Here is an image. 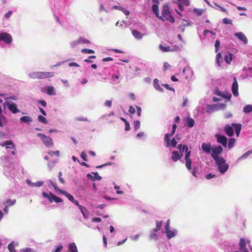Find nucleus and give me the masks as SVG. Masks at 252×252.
Instances as JSON below:
<instances>
[{
  "label": "nucleus",
  "mask_w": 252,
  "mask_h": 252,
  "mask_svg": "<svg viewBox=\"0 0 252 252\" xmlns=\"http://www.w3.org/2000/svg\"><path fill=\"white\" fill-rule=\"evenodd\" d=\"M178 151H174L172 153L171 159L176 162L181 160L182 156L184 155V159L185 161L186 167L189 171H190L191 168L192 161L190 158L191 151L189 150L188 147L185 145L179 144L177 146Z\"/></svg>",
  "instance_id": "obj_1"
},
{
  "label": "nucleus",
  "mask_w": 252,
  "mask_h": 252,
  "mask_svg": "<svg viewBox=\"0 0 252 252\" xmlns=\"http://www.w3.org/2000/svg\"><path fill=\"white\" fill-rule=\"evenodd\" d=\"M1 159L3 165L4 166V175L7 178L11 177L15 179L18 177V175L21 173L24 174L23 167L20 165H17L16 167L14 166L10 162L8 156L2 157Z\"/></svg>",
  "instance_id": "obj_2"
},
{
  "label": "nucleus",
  "mask_w": 252,
  "mask_h": 252,
  "mask_svg": "<svg viewBox=\"0 0 252 252\" xmlns=\"http://www.w3.org/2000/svg\"><path fill=\"white\" fill-rule=\"evenodd\" d=\"M158 18L163 21L166 20L172 23L175 22V19L169 12V7L167 4H165L162 6L161 16L159 15V17Z\"/></svg>",
  "instance_id": "obj_3"
},
{
  "label": "nucleus",
  "mask_w": 252,
  "mask_h": 252,
  "mask_svg": "<svg viewBox=\"0 0 252 252\" xmlns=\"http://www.w3.org/2000/svg\"><path fill=\"white\" fill-rule=\"evenodd\" d=\"M215 161L218 166L219 171L221 174H224L229 168V165L226 162L225 160L222 157H217Z\"/></svg>",
  "instance_id": "obj_4"
},
{
  "label": "nucleus",
  "mask_w": 252,
  "mask_h": 252,
  "mask_svg": "<svg viewBox=\"0 0 252 252\" xmlns=\"http://www.w3.org/2000/svg\"><path fill=\"white\" fill-rule=\"evenodd\" d=\"M37 135L41 139L43 144L47 148H51L54 146V143L52 138L46 135L38 133Z\"/></svg>",
  "instance_id": "obj_5"
},
{
  "label": "nucleus",
  "mask_w": 252,
  "mask_h": 252,
  "mask_svg": "<svg viewBox=\"0 0 252 252\" xmlns=\"http://www.w3.org/2000/svg\"><path fill=\"white\" fill-rule=\"evenodd\" d=\"M246 243L248 244L249 247L252 252V247L250 245V241L246 240L244 238H241L239 242V251H235V252H249L246 248Z\"/></svg>",
  "instance_id": "obj_6"
},
{
  "label": "nucleus",
  "mask_w": 252,
  "mask_h": 252,
  "mask_svg": "<svg viewBox=\"0 0 252 252\" xmlns=\"http://www.w3.org/2000/svg\"><path fill=\"white\" fill-rule=\"evenodd\" d=\"M42 195L44 198H47L50 202L55 201L56 203H61L63 201L61 198L54 195L50 192H46L45 191H43Z\"/></svg>",
  "instance_id": "obj_7"
},
{
  "label": "nucleus",
  "mask_w": 252,
  "mask_h": 252,
  "mask_svg": "<svg viewBox=\"0 0 252 252\" xmlns=\"http://www.w3.org/2000/svg\"><path fill=\"white\" fill-rule=\"evenodd\" d=\"M164 142L165 146L169 148L176 147L177 144L176 139L173 138L170 140L169 134H168L167 133H166L164 135Z\"/></svg>",
  "instance_id": "obj_8"
},
{
  "label": "nucleus",
  "mask_w": 252,
  "mask_h": 252,
  "mask_svg": "<svg viewBox=\"0 0 252 252\" xmlns=\"http://www.w3.org/2000/svg\"><path fill=\"white\" fill-rule=\"evenodd\" d=\"M12 41V37L9 33L7 32H1L0 33V41H2L6 45L10 46Z\"/></svg>",
  "instance_id": "obj_9"
},
{
  "label": "nucleus",
  "mask_w": 252,
  "mask_h": 252,
  "mask_svg": "<svg viewBox=\"0 0 252 252\" xmlns=\"http://www.w3.org/2000/svg\"><path fill=\"white\" fill-rule=\"evenodd\" d=\"M225 106V104L222 103H218L217 104L212 105H207L206 106V111L208 113H212L217 110L224 109Z\"/></svg>",
  "instance_id": "obj_10"
},
{
  "label": "nucleus",
  "mask_w": 252,
  "mask_h": 252,
  "mask_svg": "<svg viewBox=\"0 0 252 252\" xmlns=\"http://www.w3.org/2000/svg\"><path fill=\"white\" fill-rule=\"evenodd\" d=\"M2 104L4 107L6 106L9 111L13 114H16L20 112V110L17 108V105L10 100H7Z\"/></svg>",
  "instance_id": "obj_11"
},
{
  "label": "nucleus",
  "mask_w": 252,
  "mask_h": 252,
  "mask_svg": "<svg viewBox=\"0 0 252 252\" xmlns=\"http://www.w3.org/2000/svg\"><path fill=\"white\" fill-rule=\"evenodd\" d=\"M40 90L41 92L46 94L49 95H55L56 94V91L53 86H44L41 87Z\"/></svg>",
  "instance_id": "obj_12"
},
{
  "label": "nucleus",
  "mask_w": 252,
  "mask_h": 252,
  "mask_svg": "<svg viewBox=\"0 0 252 252\" xmlns=\"http://www.w3.org/2000/svg\"><path fill=\"white\" fill-rule=\"evenodd\" d=\"M222 152V147L220 146H217L212 148L211 156L215 160L217 157H220L219 155Z\"/></svg>",
  "instance_id": "obj_13"
},
{
  "label": "nucleus",
  "mask_w": 252,
  "mask_h": 252,
  "mask_svg": "<svg viewBox=\"0 0 252 252\" xmlns=\"http://www.w3.org/2000/svg\"><path fill=\"white\" fill-rule=\"evenodd\" d=\"M163 233H166L167 238L169 240L175 237L177 235L178 231L175 228H170L169 229H165Z\"/></svg>",
  "instance_id": "obj_14"
},
{
  "label": "nucleus",
  "mask_w": 252,
  "mask_h": 252,
  "mask_svg": "<svg viewBox=\"0 0 252 252\" xmlns=\"http://www.w3.org/2000/svg\"><path fill=\"white\" fill-rule=\"evenodd\" d=\"M231 90L233 95L235 96L236 97L239 95L238 84L237 81V79L235 77H233V82L232 85Z\"/></svg>",
  "instance_id": "obj_15"
},
{
  "label": "nucleus",
  "mask_w": 252,
  "mask_h": 252,
  "mask_svg": "<svg viewBox=\"0 0 252 252\" xmlns=\"http://www.w3.org/2000/svg\"><path fill=\"white\" fill-rule=\"evenodd\" d=\"M239 39L241 40L245 44L248 43V39L244 33L242 32H236L234 33Z\"/></svg>",
  "instance_id": "obj_16"
},
{
  "label": "nucleus",
  "mask_w": 252,
  "mask_h": 252,
  "mask_svg": "<svg viewBox=\"0 0 252 252\" xmlns=\"http://www.w3.org/2000/svg\"><path fill=\"white\" fill-rule=\"evenodd\" d=\"M0 145L2 147H5L6 149H13L14 148V144L11 141L0 142Z\"/></svg>",
  "instance_id": "obj_17"
},
{
  "label": "nucleus",
  "mask_w": 252,
  "mask_h": 252,
  "mask_svg": "<svg viewBox=\"0 0 252 252\" xmlns=\"http://www.w3.org/2000/svg\"><path fill=\"white\" fill-rule=\"evenodd\" d=\"M40 79L53 77L55 74L53 72L40 71Z\"/></svg>",
  "instance_id": "obj_18"
},
{
  "label": "nucleus",
  "mask_w": 252,
  "mask_h": 252,
  "mask_svg": "<svg viewBox=\"0 0 252 252\" xmlns=\"http://www.w3.org/2000/svg\"><path fill=\"white\" fill-rule=\"evenodd\" d=\"M217 141L219 143L221 144L224 147L227 146V138L225 136L220 135H217Z\"/></svg>",
  "instance_id": "obj_19"
},
{
  "label": "nucleus",
  "mask_w": 252,
  "mask_h": 252,
  "mask_svg": "<svg viewBox=\"0 0 252 252\" xmlns=\"http://www.w3.org/2000/svg\"><path fill=\"white\" fill-rule=\"evenodd\" d=\"M32 118L31 117L28 116H22L20 119V123H25L27 125H30V124L32 122Z\"/></svg>",
  "instance_id": "obj_20"
},
{
  "label": "nucleus",
  "mask_w": 252,
  "mask_h": 252,
  "mask_svg": "<svg viewBox=\"0 0 252 252\" xmlns=\"http://www.w3.org/2000/svg\"><path fill=\"white\" fill-rule=\"evenodd\" d=\"M26 183L31 187H40L43 185V181H38L36 183L32 182L30 179H27L26 181Z\"/></svg>",
  "instance_id": "obj_21"
},
{
  "label": "nucleus",
  "mask_w": 252,
  "mask_h": 252,
  "mask_svg": "<svg viewBox=\"0 0 252 252\" xmlns=\"http://www.w3.org/2000/svg\"><path fill=\"white\" fill-rule=\"evenodd\" d=\"M132 34L137 40H141L143 38L144 34L136 30H133L132 31Z\"/></svg>",
  "instance_id": "obj_22"
},
{
  "label": "nucleus",
  "mask_w": 252,
  "mask_h": 252,
  "mask_svg": "<svg viewBox=\"0 0 252 252\" xmlns=\"http://www.w3.org/2000/svg\"><path fill=\"white\" fill-rule=\"evenodd\" d=\"M185 125L188 127L191 128L194 125V121L193 119L189 117H188L185 119Z\"/></svg>",
  "instance_id": "obj_23"
},
{
  "label": "nucleus",
  "mask_w": 252,
  "mask_h": 252,
  "mask_svg": "<svg viewBox=\"0 0 252 252\" xmlns=\"http://www.w3.org/2000/svg\"><path fill=\"white\" fill-rule=\"evenodd\" d=\"M2 100L0 98V126H3V123L5 122V118L2 115V110L1 104L2 103Z\"/></svg>",
  "instance_id": "obj_24"
},
{
  "label": "nucleus",
  "mask_w": 252,
  "mask_h": 252,
  "mask_svg": "<svg viewBox=\"0 0 252 252\" xmlns=\"http://www.w3.org/2000/svg\"><path fill=\"white\" fill-rule=\"evenodd\" d=\"M201 147L203 151L207 154L210 153L212 151L211 146L210 144L203 143L201 145Z\"/></svg>",
  "instance_id": "obj_25"
},
{
  "label": "nucleus",
  "mask_w": 252,
  "mask_h": 252,
  "mask_svg": "<svg viewBox=\"0 0 252 252\" xmlns=\"http://www.w3.org/2000/svg\"><path fill=\"white\" fill-rule=\"evenodd\" d=\"M186 72L188 73V74L186 75V79L192 76L193 71L189 66H187L184 67L183 70V73L185 74Z\"/></svg>",
  "instance_id": "obj_26"
},
{
  "label": "nucleus",
  "mask_w": 252,
  "mask_h": 252,
  "mask_svg": "<svg viewBox=\"0 0 252 252\" xmlns=\"http://www.w3.org/2000/svg\"><path fill=\"white\" fill-rule=\"evenodd\" d=\"M79 210L81 212L83 217L85 219H87L89 216V212L84 206H79Z\"/></svg>",
  "instance_id": "obj_27"
},
{
  "label": "nucleus",
  "mask_w": 252,
  "mask_h": 252,
  "mask_svg": "<svg viewBox=\"0 0 252 252\" xmlns=\"http://www.w3.org/2000/svg\"><path fill=\"white\" fill-rule=\"evenodd\" d=\"M224 130L227 135L229 136H231L233 135L234 130L233 128L229 125H226L224 127Z\"/></svg>",
  "instance_id": "obj_28"
},
{
  "label": "nucleus",
  "mask_w": 252,
  "mask_h": 252,
  "mask_svg": "<svg viewBox=\"0 0 252 252\" xmlns=\"http://www.w3.org/2000/svg\"><path fill=\"white\" fill-rule=\"evenodd\" d=\"M159 48L162 52H172L175 50V48H173L170 46L164 47L161 44L159 45Z\"/></svg>",
  "instance_id": "obj_29"
},
{
  "label": "nucleus",
  "mask_w": 252,
  "mask_h": 252,
  "mask_svg": "<svg viewBox=\"0 0 252 252\" xmlns=\"http://www.w3.org/2000/svg\"><path fill=\"white\" fill-rule=\"evenodd\" d=\"M18 245V242L12 241L8 245V250L10 252H17L15 249V247Z\"/></svg>",
  "instance_id": "obj_30"
},
{
  "label": "nucleus",
  "mask_w": 252,
  "mask_h": 252,
  "mask_svg": "<svg viewBox=\"0 0 252 252\" xmlns=\"http://www.w3.org/2000/svg\"><path fill=\"white\" fill-rule=\"evenodd\" d=\"M29 77L32 79H40V71H35L29 74Z\"/></svg>",
  "instance_id": "obj_31"
},
{
  "label": "nucleus",
  "mask_w": 252,
  "mask_h": 252,
  "mask_svg": "<svg viewBox=\"0 0 252 252\" xmlns=\"http://www.w3.org/2000/svg\"><path fill=\"white\" fill-rule=\"evenodd\" d=\"M48 186L50 187V186H52L54 189L56 191H59L60 193L61 192V191H62L61 189H60L58 187V186H57L56 185V183L55 181L52 180H49L48 181Z\"/></svg>",
  "instance_id": "obj_32"
},
{
  "label": "nucleus",
  "mask_w": 252,
  "mask_h": 252,
  "mask_svg": "<svg viewBox=\"0 0 252 252\" xmlns=\"http://www.w3.org/2000/svg\"><path fill=\"white\" fill-rule=\"evenodd\" d=\"M252 154V150H249L238 158V160H243L247 159Z\"/></svg>",
  "instance_id": "obj_33"
},
{
  "label": "nucleus",
  "mask_w": 252,
  "mask_h": 252,
  "mask_svg": "<svg viewBox=\"0 0 252 252\" xmlns=\"http://www.w3.org/2000/svg\"><path fill=\"white\" fill-rule=\"evenodd\" d=\"M153 85L156 90L161 92L163 91V89L159 86L158 84V79H155L154 80Z\"/></svg>",
  "instance_id": "obj_34"
},
{
  "label": "nucleus",
  "mask_w": 252,
  "mask_h": 252,
  "mask_svg": "<svg viewBox=\"0 0 252 252\" xmlns=\"http://www.w3.org/2000/svg\"><path fill=\"white\" fill-rule=\"evenodd\" d=\"M232 126L235 127V131L237 136L239 135L241 129V124H232Z\"/></svg>",
  "instance_id": "obj_35"
},
{
  "label": "nucleus",
  "mask_w": 252,
  "mask_h": 252,
  "mask_svg": "<svg viewBox=\"0 0 252 252\" xmlns=\"http://www.w3.org/2000/svg\"><path fill=\"white\" fill-rule=\"evenodd\" d=\"M69 252H78L77 248L75 243H71L68 245Z\"/></svg>",
  "instance_id": "obj_36"
},
{
  "label": "nucleus",
  "mask_w": 252,
  "mask_h": 252,
  "mask_svg": "<svg viewBox=\"0 0 252 252\" xmlns=\"http://www.w3.org/2000/svg\"><path fill=\"white\" fill-rule=\"evenodd\" d=\"M158 4H154L152 6V11L155 14L157 17H159V13L158 10Z\"/></svg>",
  "instance_id": "obj_37"
},
{
  "label": "nucleus",
  "mask_w": 252,
  "mask_h": 252,
  "mask_svg": "<svg viewBox=\"0 0 252 252\" xmlns=\"http://www.w3.org/2000/svg\"><path fill=\"white\" fill-rule=\"evenodd\" d=\"M60 193L65 196L71 202H72L74 199V197L66 191L62 190Z\"/></svg>",
  "instance_id": "obj_38"
},
{
  "label": "nucleus",
  "mask_w": 252,
  "mask_h": 252,
  "mask_svg": "<svg viewBox=\"0 0 252 252\" xmlns=\"http://www.w3.org/2000/svg\"><path fill=\"white\" fill-rule=\"evenodd\" d=\"M158 231V230L157 229H154L153 230H152L151 231L150 234V238L151 239H154V240L157 239L158 235H157V232Z\"/></svg>",
  "instance_id": "obj_39"
},
{
  "label": "nucleus",
  "mask_w": 252,
  "mask_h": 252,
  "mask_svg": "<svg viewBox=\"0 0 252 252\" xmlns=\"http://www.w3.org/2000/svg\"><path fill=\"white\" fill-rule=\"evenodd\" d=\"M243 112L246 114L252 112V105L248 104L243 108Z\"/></svg>",
  "instance_id": "obj_40"
},
{
  "label": "nucleus",
  "mask_w": 252,
  "mask_h": 252,
  "mask_svg": "<svg viewBox=\"0 0 252 252\" xmlns=\"http://www.w3.org/2000/svg\"><path fill=\"white\" fill-rule=\"evenodd\" d=\"M119 78V76L118 75H117V74L113 75L111 77L112 83L114 85L119 83L120 82L118 80Z\"/></svg>",
  "instance_id": "obj_41"
},
{
  "label": "nucleus",
  "mask_w": 252,
  "mask_h": 252,
  "mask_svg": "<svg viewBox=\"0 0 252 252\" xmlns=\"http://www.w3.org/2000/svg\"><path fill=\"white\" fill-rule=\"evenodd\" d=\"M69 44L71 48H75L78 45L80 44L79 38L77 40L71 41L70 42Z\"/></svg>",
  "instance_id": "obj_42"
},
{
  "label": "nucleus",
  "mask_w": 252,
  "mask_h": 252,
  "mask_svg": "<svg viewBox=\"0 0 252 252\" xmlns=\"http://www.w3.org/2000/svg\"><path fill=\"white\" fill-rule=\"evenodd\" d=\"M235 143V139L233 138H230L228 141V148L231 149L234 145Z\"/></svg>",
  "instance_id": "obj_43"
},
{
  "label": "nucleus",
  "mask_w": 252,
  "mask_h": 252,
  "mask_svg": "<svg viewBox=\"0 0 252 252\" xmlns=\"http://www.w3.org/2000/svg\"><path fill=\"white\" fill-rule=\"evenodd\" d=\"M232 56H233V55L231 54H229L228 55H226L224 56V60H225V61L227 63H230L231 61H232Z\"/></svg>",
  "instance_id": "obj_44"
},
{
  "label": "nucleus",
  "mask_w": 252,
  "mask_h": 252,
  "mask_svg": "<svg viewBox=\"0 0 252 252\" xmlns=\"http://www.w3.org/2000/svg\"><path fill=\"white\" fill-rule=\"evenodd\" d=\"M114 184V188L116 190V193L118 194H121V195L124 194V192L123 190L120 189V187L115 184Z\"/></svg>",
  "instance_id": "obj_45"
},
{
  "label": "nucleus",
  "mask_w": 252,
  "mask_h": 252,
  "mask_svg": "<svg viewBox=\"0 0 252 252\" xmlns=\"http://www.w3.org/2000/svg\"><path fill=\"white\" fill-rule=\"evenodd\" d=\"M99 11L100 12L104 11L106 12H109L108 8L105 7L104 4H103V3H101L100 4Z\"/></svg>",
  "instance_id": "obj_46"
},
{
  "label": "nucleus",
  "mask_w": 252,
  "mask_h": 252,
  "mask_svg": "<svg viewBox=\"0 0 252 252\" xmlns=\"http://www.w3.org/2000/svg\"><path fill=\"white\" fill-rule=\"evenodd\" d=\"M221 60V55L220 53H218L216 56V63L219 66H221L220 61Z\"/></svg>",
  "instance_id": "obj_47"
},
{
  "label": "nucleus",
  "mask_w": 252,
  "mask_h": 252,
  "mask_svg": "<svg viewBox=\"0 0 252 252\" xmlns=\"http://www.w3.org/2000/svg\"><path fill=\"white\" fill-rule=\"evenodd\" d=\"M38 120L43 124H47L48 123L47 119L43 116L39 115L38 116Z\"/></svg>",
  "instance_id": "obj_48"
},
{
  "label": "nucleus",
  "mask_w": 252,
  "mask_h": 252,
  "mask_svg": "<svg viewBox=\"0 0 252 252\" xmlns=\"http://www.w3.org/2000/svg\"><path fill=\"white\" fill-rule=\"evenodd\" d=\"M193 12L195 13L197 15L200 16L203 13V10L201 9L194 8L193 9Z\"/></svg>",
  "instance_id": "obj_49"
},
{
  "label": "nucleus",
  "mask_w": 252,
  "mask_h": 252,
  "mask_svg": "<svg viewBox=\"0 0 252 252\" xmlns=\"http://www.w3.org/2000/svg\"><path fill=\"white\" fill-rule=\"evenodd\" d=\"M80 43L81 44H89L90 43V41L85 38L80 37L79 38Z\"/></svg>",
  "instance_id": "obj_50"
},
{
  "label": "nucleus",
  "mask_w": 252,
  "mask_h": 252,
  "mask_svg": "<svg viewBox=\"0 0 252 252\" xmlns=\"http://www.w3.org/2000/svg\"><path fill=\"white\" fill-rule=\"evenodd\" d=\"M16 199H8L6 201V204L7 206H12L14 205L16 203Z\"/></svg>",
  "instance_id": "obj_51"
},
{
  "label": "nucleus",
  "mask_w": 252,
  "mask_h": 252,
  "mask_svg": "<svg viewBox=\"0 0 252 252\" xmlns=\"http://www.w3.org/2000/svg\"><path fill=\"white\" fill-rule=\"evenodd\" d=\"M141 234L139 233L136 235H131L130 236V239L132 241H137L139 239V238Z\"/></svg>",
  "instance_id": "obj_52"
},
{
  "label": "nucleus",
  "mask_w": 252,
  "mask_h": 252,
  "mask_svg": "<svg viewBox=\"0 0 252 252\" xmlns=\"http://www.w3.org/2000/svg\"><path fill=\"white\" fill-rule=\"evenodd\" d=\"M140 122L139 121H134V127L135 130H137L140 128Z\"/></svg>",
  "instance_id": "obj_53"
},
{
  "label": "nucleus",
  "mask_w": 252,
  "mask_h": 252,
  "mask_svg": "<svg viewBox=\"0 0 252 252\" xmlns=\"http://www.w3.org/2000/svg\"><path fill=\"white\" fill-rule=\"evenodd\" d=\"M81 52L84 53L86 54H93L94 53V51L92 49H83L81 50Z\"/></svg>",
  "instance_id": "obj_54"
},
{
  "label": "nucleus",
  "mask_w": 252,
  "mask_h": 252,
  "mask_svg": "<svg viewBox=\"0 0 252 252\" xmlns=\"http://www.w3.org/2000/svg\"><path fill=\"white\" fill-rule=\"evenodd\" d=\"M92 173L94 175V181L95 180L100 181L101 180V179H102L101 177L98 175L97 172H95V173L92 172Z\"/></svg>",
  "instance_id": "obj_55"
},
{
  "label": "nucleus",
  "mask_w": 252,
  "mask_h": 252,
  "mask_svg": "<svg viewBox=\"0 0 252 252\" xmlns=\"http://www.w3.org/2000/svg\"><path fill=\"white\" fill-rule=\"evenodd\" d=\"M208 33H209L213 35H216L215 32H213L212 31L208 30H204L203 34L204 36H206V34Z\"/></svg>",
  "instance_id": "obj_56"
},
{
  "label": "nucleus",
  "mask_w": 252,
  "mask_h": 252,
  "mask_svg": "<svg viewBox=\"0 0 252 252\" xmlns=\"http://www.w3.org/2000/svg\"><path fill=\"white\" fill-rule=\"evenodd\" d=\"M112 102L110 100H106L104 102V106L110 108L112 106Z\"/></svg>",
  "instance_id": "obj_57"
},
{
  "label": "nucleus",
  "mask_w": 252,
  "mask_h": 252,
  "mask_svg": "<svg viewBox=\"0 0 252 252\" xmlns=\"http://www.w3.org/2000/svg\"><path fill=\"white\" fill-rule=\"evenodd\" d=\"M162 221H157L156 222V228L155 229H157L158 230H159L160 229V228L162 226Z\"/></svg>",
  "instance_id": "obj_58"
},
{
  "label": "nucleus",
  "mask_w": 252,
  "mask_h": 252,
  "mask_svg": "<svg viewBox=\"0 0 252 252\" xmlns=\"http://www.w3.org/2000/svg\"><path fill=\"white\" fill-rule=\"evenodd\" d=\"M81 158L85 161H87L88 160L87 159V156L85 152H82L81 153Z\"/></svg>",
  "instance_id": "obj_59"
},
{
  "label": "nucleus",
  "mask_w": 252,
  "mask_h": 252,
  "mask_svg": "<svg viewBox=\"0 0 252 252\" xmlns=\"http://www.w3.org/2000/svg\"><path fill=\"white\" fill-rule=\"evenodd\" d=\"M216 177V175L215 174H213L212 173H209L208 174L206 175L205 178L207 180H210L213 178H215Z\"/></svg>",
  "instance_id": "obj_60"
},
{
  "label": "nucleus",
  "mask_w": 252,
  "mask_h": 252,
  "mask_svg": "<svg viewBox=\"0 0 252 252\" xmlns=\"http://www.w3.org/2000/svg\"><path fill=\"white\" fill-rule=\"evenodd\" d=\"M222 22L225 24H232L231 20L226 18H223Z\"/></svg>",
  "instance_id": "obj_61"
},
{
  "label": "nucleus",
  "mask_w": 252,
  "mask_h": 252,
  "mask_svg": "<svg viewBox=\"0 0 252 252\" xmlns=\"http://www.w3.org/2000/svg\"><path fill=\"white\" fill-rule=\"evenodd\" d=\"M48 154L50 156H53V155H56L57 156H59L60 153L59 151H50L48 153Z\"/></svg>",
  "instance_id": "obj_62"
},
{
  "label": "nucleus",
  "mask_w": 252,
  "mask_h": 252,
  "mask_svg": "<svg viewBox=\"0 0 252 252\" xmlns=\"http://www.w3.org/2000/svg\"><path fill=\"white\" fill-rule=\"evenodd\" d=\"M220 45V42L219 41V40H217L216 41H215V50H216V52H217L218 51V48L219 47Z\"/></svg>",
  "instance_id": "obj_63"
},
{
  "label": "nucleus",
  "mask_w": 252,
  "mask_h": 252,
  "mask_svg": "<svg viewBox=\"0 0 252 252\" xmlns=\"http://www.w3.org/2000/svg\"><path fill=\"white\" fill-rule=\"evenodd\" d=\"M63 249V247L62 245L58 246L56 249L53 251V252H61L62 250Z\"/></svg>",
  "instance_id": "obj_64"
}]
</instances>
